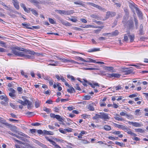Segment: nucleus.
<instances>
[{"mask_svg":"<svg viewBox=\"0 0 148 148\" xmlns=\"http://www.w3.org/2000/svg\"><path fill=\"white\" fill-rule=\"evenodd\" d=\"M12 52L14 54L15 56L23 57L25 58L28 59L32 58V56L25 54H29L33 55L36 54L38 56L40 55V53H35L34 51L18 47L13 48L12 50Z\"/></svg>","mask_w":148,"mask_h":148,"instance_id":"obj_1","label":"nucleus"},{"mask_svg":"<svg viewBox=\"0 0 148 148\" xmlns=\"http://www.w3.org/2000/svg\"><path fill=\"white\" fill-rule=\"evenodd\" d=\"M56 11H57L58 13L61 14H63L64 15H70L73 13V10L65 11L64 10H56Z\"/></svg>","mask_w":148,"mask_h":148,"instance_id":"obj_2","label":"nucleus"},{"mask_svg":"<svg viewBox=\"0 0 148 148\" xmlns=\"http://www.w3.org/2000/svg\"><path fill=\"white\" fill-rule=\"evenodd\" d=\"M116 15V13L113 12L108 11L107 12L106 14L105 17L103 20L104 21L108 19L110 17H113Z\"/></svg>","mask_w":148,"mask_h":148,"instance_id":"obj_3","label":"nucleus"},{"mask_svg":"<svg viewBox=\"0 0 148 148\" xmlns=\"http://www.w3.org/2000/svg\"><path fill=\"white\" fill-rule=\"evenodd\" d=\"M56 57L57 58H58L59 60H60L62 62H73V63H77L78 64H80L78 63L75 61H74L73 60H71V61H70L69 60L65 59L64 58H59L58 56H56Z\"/></svg>","mask_w":148,"mask_h":148,"instance_id":"obj_4","label":"nucleus"},{"mask_svg":"<svg viewBox=\"0 0 148 148\" xmlns=\"http://www.w3.org/2000/svg\"><path fill=\"white\" fill-rule=\"evenodd\" d=\"M89 4L90 5L97 8L100 10H103V11H106V10L104 8H102L101 6L92 3H89Z\"/></svg>","mask_w":148,"mask_h":148,"instance_id":"obj_5","label":"nucleus"},{"mask_svg":"<svg viewBox=\"0 0 148 148\" xmlns=\"http://www.w3.org/2000/svg\"><path fill=\"white\" fill-rule=\"evenodd\" d=\"M129 29H133L134 27V24L132 20H130L127 22Z\"/></svg>","mask_w":148,"mask_h":148,"instance_id":"obj_6","label":"nucleus"},{"mask_svg":"<svg viewBox=\"0 0 148 148\" xmlns=\"http://www.w3.org/2000/svg\"><path fill=\"white\" fill-rule=\"evenodd\" d=\"M110 118L108 114L104 112H101V119H103L105 121H107Z\"/></svg>","mask_w":148,"mask_h":148,"instance_id":"obj_7","label":"nucleus"},{"mask_svg":"<svg viewBox=\"0 0 148 148\" xmlns=\"http://www.w3.org/2000/svg\"><path fill=\"white\" fill-rule=\"evenodd\" d=\"M125 131L127 132L128 134H130L131 136H137V135L135 134L132 132L131 131V130L128 128L127 127L126 128V129L125 130Z\"/></svg>","mask_w":148,"mask_h":148,"instance_id":"obj_8","label":"nucleus"},{"mask_svg":"<svg viewBox=\"0 0 148 148\" xmlns=\"http://www.w3.org/2000/svg\"><path fill=\"white\" fill-rule=\"evenodd\" d=\"M30 2L33 3L35 5H38L39 4H42V2L40 0L37 1L36 0H28Z\"/></svg>","mask_w":148,"mask_h":148,"instance_id":"obj_9","label":"nucleus"},{"mask_svg":"<svg viewBox=\"0 0 148 148\" xmlns=\"http://www.w3.org/2000/svg\"><path fill=\"white\" fill-rule=\"evenodd\" d=\"M13 5L14 7L17 10H18L19 8V3L17 0H14L12 1Z\"/></svg>","mask_w":148,"mask_h":148,"instance_id":"obj_10","label":"nucleus"},{"mask_svg":"<svg viewBox=\"0 0 148 148\" xmlns=\"http://www.w3.org/2000/svg\"><path fill=\"white\" fill-rule=\"evenodd\" d=\"M108 76L110 77L119 78L121 76V75L119 74L112 73L108 74Z\"/></svg>","mask_w":148,"mask_h":148,"instance_id":"obj_11","label":"nucleus"},{"mask_svg":"<svg viewBox=\"0 0 148 148\" xmlns=\"http://www.w3.org/2000/svg\"><path fill=\"white\" fill-rule=\"evenodd\" d=\"M0 123L8 127H10L11 125V124L7 123L6 121L1 117H0Z\"/></svg>","mask_w":148,"mask_h":148,"instance_id":"obj_12","label":"nucleus"},{"mask_svg":"<svg viewBox=\"0 0 148 148\" xmlns=\"http://www.w3.org/2000/svg\"><path fill=\"white\" fill-rule=\"evenodd\" d=\"M95 104L93 103L89 104L88 106V108L90 111H94L95 110V109L94 107Z\"/></svg>","mask_w":148,"mask_h":148,"instance_id":"obj_13","label":"nucleus"},{"mask_svg":"<svg viewBox=\"0 0 148 148\" xmlns=\"http://www.w3.org/2000/svg\"><path fill=\"white\" fill-rule=\"evenodd\" d=\"M88 84L89 85H90L93 88H95V86H99L98 83L95 82L93 81L92 82V83H91L90 82H88Z\"/></svg>","mask_w":148,"mask_h":148,"instance_id":"obj_14","label":"nucleus"},{"mask_svg":"<svg viewBox=\"0 0 148 148\" xmlns=\"http://www.w3.org/2000/svg\"><path fill=\"white\" fill-rule=\"evenodd\" d=\"M135 10L138 16L139 17H142V14L139 8H136Z\"/></svg>","mask_w":148,"mask_h":148,"instance_id":"obj_15","label":"nucleus"},{"mask_svg":"<svg viewBox=\"0 0 148 148\" xmlns=\"http://www.w3.org/2000/svg\"><path fill=\"white\" fill-rule=\"evenodd\" d=\"M84 62H96V61L95 60H93L91 58H87L86 60L84 59Z\"/></svg>","mask_w":148,"mask_h":148,"instance_id":"obj_16","label":"nucleus"},{"mask_svg":"<svg viewBox=\"0 0 148 148\" xmlns=\"http://www.w3.org/2000/svg\"><path fill=\"white\" fill-rule=\"evenodd\" d=\"M133 71L132 70H121V72L124 73L125 75L129 74L132 73Z\"/></svg>","mask_w":148,"mask_h":148,"instance_id":"obj_17","label":"nucleus"},{"mask_svg":"<svg viewBox=\"0 0 148 148\" xmlns=\"http://www.w3.org/2000/svg\"><path fill=\"white\" fill-rule=\"evenodd\" d=\"M23 26L24 28L29 29H32V28L31 27H30L29 26L30 25V24H27L25 23H22L21 24Z\"/></svg>","mask_w":148,"mask_h":148,"instance_id":"obj_18","label":"nucleus"},{"mask_svg":"<svg viewBox=\"0 0 148 148\" xmlns=\"http://www.w3.org/2000/svg\"><path fill=\"white\" fill-rule=\"evenodd\" d=\"M55 118L57 119L58 121L62 122L64 121V118L61 117V116L58 115H56Z\"/></svg>","mask_w":148,"mask_h":148,"instance_id":"obj_19","label":"nucleus"},{"mask_svg":"<svg viewBox=\"0 0 148 148\" xmlns=\"http://www.w3.org/2000/svg\"><path fill=\"white\" fill-rule=\"evenodd\" d=\"M130 32H128L127 33V35H128V36L130 37V42H132L134 39V35H130Z\"/></svg>","mask_w":148,"mask_h":148,"instance_id":"obj_20","label":"nucleus"},{"mask_svg":"<svg viewBox=\"0 0 148 148\" xmlns=\"http://www.w3.org/2000/svg\"><path fill=\"white\" fill-rule=\"evenodd\" d=\"M60 22L62 23L65 25L68 26H70L71 25V24L70 23L66 21H64L62 19L61 20Z\"/></svg>","mask_w":148,"mask_h":148,"instance_id":"obj_21","label":"nucleus"},{"mask_svg":"<svg viewBox=\"0 0 148 148\" xmlns=\"http://www.w3.org/2000/svg\"><path fill=\"white\" fill-rule=\"evenodd\" d=\"M139 34L140 35H142L144 34L143 26L142 24L140 25V26Z\"/></svg>","mask_w":148,"mask_h":148,"instance_id":"obj_22","label":"nucleus"},{"mask_svg":"<svg viewBox=\"0 0 148 148\" xmlns=\"http://www.w3.org/2000/svg\"><path fill=\"white\" fill-rule=\"evenodd\" d=\"M69 88L70 89H68L67 90V91L68 92L70 93H72L73 91H74V92H75V90L73 87L71 86Z\"/></svg>","mask_w":148,"mask_h":148,"instance_id":"obj_23","label":"nucleus"},{"mask_svg":"<svg viewBox=\"0 0 148 148\" xmlns=\"http://www.w3.org/2000/svg\"><path fill=\"white\" fill-rule=\"evenodd\" d=\"M119 32L118 30H115L114 31L112 32L111 33H107L106 34H111L112 36H116L119 34Z\"/></svg>","mask_w":148,"mask_h":148,"instance_id":"obj_24","label":"nucleus"},{"mask_svg":"<svg viewBox=\"0 0 148 148\" xmlns=\"http://www.w3.org/2000/svg\"><path fill=\"white\" fill-rule=\"evenodd\" d=\"M26 105L28 104L27 108L28 109H30L32 107L31 106L32 103L27 100H26Z\"/></svg>","mask_w":148,"mask_h":148,"instance_id":"obj_25","label":"nucleus"},{"mask_svg":"<svg viewBox=\"0 0 148 148\" xmlns=\"http://www.w3.org/2000/svg\"><path fill=\"white\" fill-rule=\"evenodd\" d=\"M26 99H25V101H23L22 100L19 99L17 101V102L21 104L22 105L25 106L26 105Z\"/></svg>","mask_w":148,"mask_h":148,"instance_id":"obj_26","label":"nucleus"},{"mask_svg":"<svg viewBox=\"0 0 148 148\" xmlns=\"http://www.w3.org/2000/svg\"><path fill=\"white\" fill-rule=\"evenodd\" d=\"M90 16L91 17L95 18L98 20H100V18L97 15L95 14H92Z\"/></svg>","mask_w":148,"mask_h":148,"instance_id":"obj_27","label":"nucleus"},{"mask_svg":"<svg viewBox=\"0 0 148 148\" xmlns=\"http://www.w3.org/2000/svg\"><path fill=\"white\" fill-rule=\"evenodd\" d=\"M11 127V130L12 131L17 133H18V131L17 130V127L16 126H13Z\"/></svg>","mask_w":148,"mask_h":148,"instance_id":"obj_28","label":"nucleus"},{"mask_svg":"<svg viewBox=\"0 0 148 148\" xmlns=\"http://www.w3.org/2000/svg\"><path fill=\"white\" fill-rule=\"evenodd\" d=\"M104 129L107 131H109L111 130V127L108 125H105L104 127Z\"/></svg>","mask_w":148,"mask_h":148,"instance_id":"obj_29","label":"nucleus"},{"mask_svg":"<svg viewBox=\"0 0 148 148\" xmlns=\"http://www.w3.org/2000/svg\"><path fill=\"white\" fill-rule=\"evenodd\" d=\"M31 11L32 12V13L33 14H34L36 16H38V13L36 10H34V9H32Z\"/></svg>","mask_w":148,"mask_h":148,"instance_id":"obj_30","label":"nucleus"},{"mask_svg":"<svg viewBox=\"0 0 148 148\" xmlns=\"http://www.w3.org/2000/svg\"><path fill=\"white\" fill-rule=\"evenodd\" d=\"M17 133L18 135L22 136L25 138H27L28 137V136L27 135L21 132H20L18 131V133Z\"/></svg>","mask_w":148,"mask_h":148,"instance_id":"obj_31","label":"nucleus"},{"mask_svg":"<svg viewBox=\"0 0 148 148\" xmlns=\"http://www.w3.org/2000/svg\"><path fill=\"white\" fill-rule=\"evenodd\" d=\"M134 21L135 23L136 27V29H138V20L135 17H134Z\"/></svg>","mask_w":148,"mask_h":148,"instance_id":"obj_32","label":"nucleus"},{"mask_svg":"<svg viewBox=\"0 0 148 148\" xmlns=\"http://www.w3.org/2000/svg\"><path fill=\"white\" fill-rule=\"evenodd\" d=\"M135 130L136 132L143 133L145 132V131L140 128L135 129Z\"/></svg>","mask_w":148,"mask_h":148,"instance_id":"obj_33","label":"nucleus"},{"mask_svg":"<svg viewBox=\"0 0 148 148\" xmlns=\"http://www.w3.org/2000/svg\"><path fill=\"white\" fill-rule=\"evenodd\" d=\"M43 110L47 112V113H49L51 111V109L47 108L45 107L43 108Z\"/></svg>","mask_w":148,"mask_h":148,"instance_id":"obj_34","label":"nucleus"},{"mask_svg":"<svg viewBox=\"0 0 148 148\" xmlns=\"http://www.w3.org/2000/svg\"><path fill=\"white\" fill-rule=\"evenodd\" d=\"M74 3L75 4L81 5L82 6H83L84 5V4L81 1L74 2Z\"/></svg>","mask_w":148,"mask_h":148,"instance_id":"obj_35","label":"nucleus"},{"mask_svg":"<svg viewBox=\"0 0 148 148\" xmlns=\"http://www.w3.org/2000/svg\"><path fill=\"white\" fill-rule=\"evenodd\" d=\"M142 65V64H139V63H137L136 64V65H134V64H133L131 65V66H134L135 67H136V68L138 69H140V66H141Z\"/></svg>","mask_w":148,"mask_h":148,"instance_id":"obj_36","label":"nucleus"},{"mask_svg":"<svg viewBox=\"0 0 148 148\" xmlns=\"http://www.w3.org/2000/svg\"><path fill=\"white\" fill-rule=\"evenodd\" d=\"M6 43L3 41L0 40V45L1 46L4 47H6Z\"/></svg>","mask_w":148,"mask_h":148,"instance_id":"obj_37","label":"nucleus"},{"mask_svg":"<svg viewBox=\"0 0 148 148\" xmlns=\"http://www.w3.org/2000/svg\"><path fill=\"white\" fill-rule=\"evenodd\" d=\"M42 77L45 79L49 81V79L50 78V77L49 76H45L42 74Z\"/></svg>","mask_w":148,"mask_h":148,"instance_id":"obj_38","label":"nucleus"},{"mask_svg":"<svg viewBox=\"0 0 148 148\" xmlns=\"http://www.w3.org/2000/svg\"><path fill=\"white\" fill-rule=\"evenodd\" d=\"M45 138L46 140L49 141L52 144H55L54 141L52 140H51L47 136H45Z\"/></svg>","mask_w":148,"mask_h":148,"instance_id":"obj_39","label":"nucleus"},{"mask_svg":"<svg viewBox=\"0 0 148 148\" xmlns=\"http://www.w3.org/2000/svg\"><path fill=\"white\" fill-rule=\"evenodd\" d=\"M99 50H100V49L99 48H98V49L95 48L94 49H92L91 50H89L88 51V52H94V51H99Z\"/></svg>","mask_w":148,"mask_h":148,"instance_id":"obj_40","label":"nucleus"},{"mask_svg":"<svg viewBox=\"0 0 148 148\" xmlns=\"http://www.w3.org/2000/svg\"><path fill=\"white\" fill-rule=\"evenodd\" d=\"M16 137L24 141H25L27 140V139H26L25 138H24L20 136H19L17 135V136H16Z\"/></svg>","mask_w":148,"mask_h":148,"instance_id":"obj_41","label":"nucleus"},{"mask_svg":"<svg viewBox=\"0 0 148 148\" xmlns=\"http://www.w3.org/2000/svg\"><path fill=\"white\" fill-rule=\"evenodd\" d=\"M49 20L51 23L53 24H56V22L54 20L50 18H49Z\"/></svg>","mask_w":148,"mask_h":148,"instance_id":"obj_42","label":"nucleus"},{"mask_svg":"<svg viewBox=\"0 0 148 148\" xmlns=\"http://www.w3.org/2000/svg\"><path fill=\"white\" fill-rule=\"evenodd\" d=\"M115 119L118 121H123L124 120V119L122 118H120L117 116H115L114 117Z\"/></svg>","mask_w":148,"mask_h":148,"instance_id":"obj_43","label":"nucleus"},{"mask_svg":"<svg viewBox=\"0 0 148 148\" xmlns=\"http://www.w3.org/2000/svg\"><path fill=\"white\" fill-rule=\"evenodd\" d=\"M87 26L88 27H86V28H88V27H94V28H100L101 29H102L103 28V26H102V27H99L98 26H97V27H95L91 25H88Z\"/></svg>","mask_w":148,"mask_h":148,"instance_id":"obj_44","label":"nucleus"},{"mask_svg":"<svg viewBox=\"0 0 148 148\" xmlns=\"http://www.w3.org/2000/svg\"><path fill=\"white\" fill-rule=\"evenodd\" d=\"M1 104L5 106H7L8 105V102L2 101H1Z\"/></svg>","mask_w":148,"mask_h":148,"instance_id":"obj_45","label":"nucleus"},{"mask_svg":"<svg viewBox=\"0 0 148 148\" xmlns=\"http://www.w3.org/2000/svg\"><path fill=\"white\" fill-rule=\"evenodd\" d=\"M67 77L68 78H71V80L74 81L75 80V79L74 77L70 75L69 74L67 75Z\"/></svg>","mask_w":148,"mask_h":148,"instance_id":"obj_46","label":"nucleus"},{"mask_svg":"<svg viewBox=\"0 0 148 148\" xmlns=\"http://www.w3.org/2000/svg\"><path fill=\"white\" fill-rule=\"evenodd\" d=\"M26 114L30 116H34L35 115L34 113L32 112H28L26 113Z\"/></svg>","mask_w":148,"mask_h":148,"instance_id":"obj_47","label":"nucleus"},{"mask_svg":"<svg viewBox=\"0 0 148 148\" xmlns=\"http://www.w3.org/2000/svg\"><path fill=\"white\" fill-rule=\"evenodd\" d=\"M92 118L94 120L99 119L98 116V114H95V116H93Z\"/></svg>","mask_w":148,"mask_h":148,"instance_id":"obj_48","label":"nucleus"},{"mask_svg":"<svg viewBox=\"0 0 148 148\" xmlns=\"http://www.w3.org/2000/svg\"><path fill=\"white\" fill-rule=\"evenodd\" d=\"M30 132L32 134H34L37 132V130L35 129H31L30 130Z\"/></svg>","mask_w":148,"mask_h":148,"instance_id":"obj_49","label":"nucleus"},{"mask_svg":"<svg viewBox=\"0 0 148 148\" xmlns=\"http://www.w3.org/2000/svg\"><path fill=\"white\" fill-rule=\"evenodd\" d=\"M13 138V139L14 140H15L16 142H17V143H19L20 144H23V145H24L25 144V143H24L22 142L21 141H19V140H17L16 139L14 138Z\"/></svg>","mask_w":148,"mask_h":148,"instance_id":"obj_50","label":"nucleus"},{"mask_svg":"<svg viewBox=\"0 0 148 148\" xmlns=\"http://www.w3.org/2000/svg\"><path fill=\"white\" fill-rule=\"evenodd\" d=\"M123 40L125 42H127L128 40V37L126 34L124 35Z\"/></svg>","mask_w":148,"mask_h":148,"instance_id":"obj_51","label":"nucleus"},{"mask_svg":"<svg viewBox=\"0 0 148 148\" xmlns=\"http://www.w3.org/2000/svg\"><path fill=\"white\" fill-rule=\"evenodd\" d=\"M115 144L121 147H123L124 145V144L123 143H120L117 141L116 142Z\"/></svg>","mask_w":148,"mask_h":148,"instance_id":"obj_52","label":"nucleus"},{"mask_svg":"<svg viewBox=\"0 0 148 148\" xmlns=\"http://www.w3.org/2000/svg\"><path fill=\"white\" fill-rule=\"evenodd\" d=\"M37 132L38 134H43V131L41 130H37Z\"/></svg>","mask_w":148,"mask_h":148,"instance_id":"obj_53","label":"nucleus"},{"mask_svg":"<svg viewBox=\"0 0 148 148\" xmlns=\"http://www.w3.org/2000/svg\"><path fill=\"white\" fill-rule=\"evenodd\" d=\"M75 59H77V60H80L81 61H84V59H83L82 58L80 57L79 56H76L75 57Z\"/></svg>","mask_w":148,"mask_h":148,"instance_id":"obj_54","label":"nucleus"},{"mask_svg":"<svg viewBox=\"0 0 148 148\" xmlns=\"http://www.w3.org/2000/svg\"><path fill=\"white\" fill-rule=\"evenodd\" d=\"M81 140L83 141L82 143L84 144H86L90 143L89 142L85 140V139H81Z\"/></svg>","mask_w":148,"mask_h":148,"instance_id":"obj_55","label":"nucleus"},{"mask_svg":"<svg viewBox=\"0 0 148 148\" xmlns=\"http://www.w3.org/2000/svg\"><path fill=\"white\" fill-rule=\"evenodd\" d=\"M55 144H52L54 146L55 148H61L59 145L56 144V143L54 141Z\"/></svg>","mask_w":148,"mask_h":148,"instance_id":"obj_56","label":"nucleus"},{"mask_svg":"<svg viewBox=\"0 0 148 148\" xmlns=\"http://www.w3.org/2000/svg\"><path fill=\"white\" fill-rule=\"evenodd\" d=\"M138 94L136 93V94H132L130 95L129 97L130 98H133L136 97L137 96Z\"/></svg>","mask_w":148,"mask_h":148,"instance_id":"obj_57","label":"nucleus"},{"mask_svg":"<svg viewBox=\"0 0 148 148\" xmlns=\"http://www.w3.org/2000/svg\"><path fill=\"white\" fill-rule=\"evenodd\" d=\"M41 124L39 123L36 122L35 123H32L31 125L32 126H39Z\"/></svg>","mask_w":148,"mask_h":148,"instance_id":"obj_58","label":"nucleus"},{"mask_svg":"<svg viewBox=\"0 0 148 148\" xmlns=\"http://www.w3.org/2000/svg\"><path fill=\"white\" fill-rule=\"evenodd\" d=\"M14 93H12L10 92L9 93V95L10 96L12 97L13 99L14 98V97H15V95L14 94Z\"/></svg>","mask_w":148,"mask_h":148,"instance_id":"obj_59","label":"nucleus"},{"mask_svg":"<svg viewBox=\"0 0 148 148\" xmlns=\"http://www.w3.org/2000/svg\"><path fill=\"white\" fill-rule=\"evenodd\" d=\"M133 126L136 127H140V125L138 123L134 122Z\"/></svg>","mask_w":148,"mask_h":148,"instance_id":"obj_60","label":"nucleus"},{"mask_svg":"<svg viewBox=\"0 0 148 148\" xmlns=\"http://www.w3.org/2000/svg\"><path fill=\"white\" fill-rule=\"evenodd\" d=\"M106 69L109 71L112 70L114 69L112 67L106 66Z\"/></svg>","mask_w":148,"mask_h":148,"instance_id":"obj_61","label":"nucleus"},{"mask_svg":"<svg viewBox=\"0 0 148 148\" xmlns=\"http://www.w3.org/2000/svg\"><path fill=\"white\" fill-rule=\"evenodd\" d=\"M112 133L113 134H116V135H119L121 134V132L119 131H114L112 132Z\"/></svg>","mask_w":148,"mask_h":148,"instance_id":"obj_62","label":"nucleus"},{"mask_svg":"<svg viewBox=\"0 0 148 148\" xmlns=\"http://www.w3.org/2000/svg\"><path fill=\"white\" fill-rule=\"evenodd\" d=\"M120 115L121 116H123L126 115L128 116V117H129V116H130L128 115L126 113H125L124 112H121L120 113Z\"/></svg>","mask_w":148,"mask_h":148,"instance_id":"obj_63","label":"nucleus"},{"mask_svg":"<svg viewBox=\"0 0 148 148\" xmlns=\"http://www.w3.org/2000/svg\"><path fill=\"white\" fill-rule=\"evenodd\" d=\"M35 106L36 108H38L40 106V103L39 102L36 101L35 102Z\"/></svg>","mask_w":148,"mask_h":148,"instance_id":"obj_64","label":"nucleus"}]
</instances>
